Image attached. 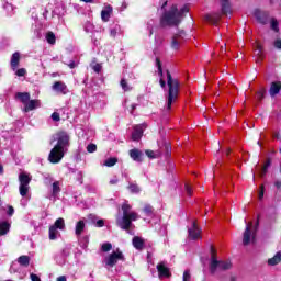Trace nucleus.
Wrapping results in <instances>:
<instances>
[{
	"instance_id": "obj_1",
	"label": "nucleus",
	"mask_w": 281,
	"mask_h": 281,
	"mask_svg": "<svg viewBox=\"0 0 281 281\" xmlns=\"http://www.w3.org/2000/svg\"><path fill=\"white\" fill-rule=\"evenodd\" d=\"M133 206L128 204L127 202L123 203L121 206V210L123 212L122 221L119 222V227L121 229H124L125 232H128L131 229V225H133V221H137L139 218V215L136 212H131Z\"/></svg>"
},
{
	"instance_id": "obj_2",
	"label": "nucleus",
	"mask_w": 281,
	"mask_h": 281,
	"mask_svg": "<svg viewBox=\"0 0 281 281\" xmlns=\"http://www.w3.org/2000/svg\"><path fill=\"white\" fill-rule=\"evenodd\" d=\"M167 86H168V97H167V111L172 109V103L179 98V80L172 79L170 70H167Z\"/></svg>"
},
{
	"instance_id": "obj_3",
	"label": "nucleus",
	"mask_w": 281,
	"mask_h": 281,
	"mask_svg": "<svg viewBox=\"0 0 281 281\" xmlns=\"http://www.w3.org/2000/svg\"><path fill=\"white\" fill-rule=\"evenodd\" d=\"M181 23V13H179V8L173 4L169 11H166L160 18V26L166 27V25H179Z\"/></svg>"
},
{
	"instance_id": "obj_4",
	"label": "nucleus",
	"mask_w": 281,
	"mask_h": 281,
	"mask_svg": "<svg viewBox=\"0 0 281 281\" xmlns=\"http://www.w3.org/2000/svg\"><path fill=\"white\" fill-rule=\"evenodd\" d=\"M209 269L212 276H214L216 271H229V269H232V261H224L213 258V261H210Z\"/></svg>"
},
{
	"instance_id": "obj_5",
	"label": "nucleus",
	"mask_w": 281,
	"mask_h": 281,
	"mask_svg": "<svg viewBox=\"0 0 281 281\" xmlns=\"http://www.w3.org/2000/svg\"><path fill=\"white\" fill-rule=\"evenodd\" d=\"M58 229H65V218L59 217L55 221L54 225L49 226L48 238L49 240H56L58 238Z\"/></svg>"
},
{
	"instance_id": "obj_6",
	"label": "nucleus",
	"mask_w": 281,
	"mask_h": 281,
	"mask_svg": "<svg viewBox=\"0 0 281 281\" xmlns=\"http://www.w3.org/2000/svg\"><path fill=\"white\" fill-rule=\"evenodd\" d=\"M19 181L21 196H27V193L30 192V183L32 181V178L27 173L21 172L19 175Z\"/></svg>"
},
{
	"instance_id": "obj_7",
	"label": "nucleus",
	"mask_w": 281,
	"mask_h": 281,
	"mask_svg": "<svg viewBox=\"0 0 281 281\" xmlns=\"http://www.w3.org/2000/svg\"><path fill=\"white\" fill-rule=\"evenodd\" d=\"M65 151L66 149L55 145L48 155V161L50 164H60V161H63V157H65Z\"/></svg>"
},
{
	"instance_id": "obj_8",
	"label": "nucleus",
	"mask_w": 281,
	"mask_h": 281,
	"mask_svg": "<svg viewBox=\"0 0 281 281\" xmlns=\"http://www.w3.org/2000/svg\"><path fill=\"white\" fill-rule=\"evenodd\" d=\"M119 260H121L122 262L126 260V258L124 257V254L120 250L113 251L105 258V265L106 267H115Z\"/></svg>"
},
{
	"instance_id": "obj_9",
	"label": "nucleus",
	"mask_w": 281,
	"mask_h": 281,
	"mask_svg": "<svg viewBox=\"0 0 281 281\" xmlns=\"http://www.w3.org/2000/svg\"><path fill=\"white\" fill-rule=\"evenodd\" d=\"M69 139V134L65 131H60L57 133V144L55 146L64 150H67V148H69L70 145Z\"/></svg>"
},
{
	"instance_id": "obj_10",
	"label": "nucleus",
	"mask_w": 281,
	"mask_h": 281,
	"mask_svg": "<svg viewBox=\"0 0 281 281\" xmlns=\"http://www.w3.org/2000/svg\"><path fill=\"white\" fill-rule=\"evenodd\" d=\"M187 36L188 34L183 30L175 34L171 38V49H179L182 43L186 41Z\"/></svg>"
},
{
	"instance_id": "obj_11",
	"label": "nucleus",
	"mask_w": 281,
	"mask_h": 281,
	"mask_svg": "<svg viewBox=\"0 0 281 281\" xmlns=\"http://www.w3.org/2000/svg\"><path fill=\"white\" fill-rule=\"evenodd\" d=\"M251 227H254V222L248 223L244 231V235H243L244 247H247V245L251 243Z\"/></svg>"
},
{
	"instance_id": "obj_12",
	"label": "nucleus",
	"mask_w": 281,
	"mask_h": 281,
	"mask_svg": "<svg viewBox=\"0 0 281 281\" xmlns=\"http://www.w3.org/2000/svg\"><path fill=\"white\" fill-rule=\"evenodd\" d=\"M254 14L258 23H261V25H267V21H269V14L267 12L257 9L255 10Z\"/></svg>"
},
{
	"instance_id": "obj_13",
	"label": "nucleus",
	"mask_w": 281,
	"mask_h": 281,
	"mask_svg": "<svg viewBox=\"0 0 281 281\" xmlns=\"http://www.w3.org/2000/svg\"><path fill=\"white\" fill-rule=\"evenodd\" d=\"M189 238H191V240H196L199 238H201V228H199V226L196 225V222L192 223V227L189 228Z\"/></svg>"
},
{
	"instance_id": "obj_14",
	"label": "nucleus",
	"mask_w": 281,
	"mask_h": 281,
	"mask_svg": "<svg viewBox=\"0 0 281 281\" xmlns=\"http://www.w3.org/2000/svg\"><path fill=\"white\" fill-rule=\"evenodd\" d=\"M130 157L131 159H133V161H138L139 164H142L144 161V154L142 153V150L134 148L130 150Z\"/></svg>"
},
{
	"instance_id": "obj_15",
	"label": "nucleus",
	"mask_w": 281,
	"mask_h": 281,
	"mask_svg": "<svg viewBox=\"0 0 281 281\" xmlns=\"http://www.w3.org/2000/svg\"><path fill=\"white\" fill-rule=\"evenodd\" d=\"M280 91H281V81H272L270 83V89H269L270 97L276 98V95H278Z\"/></svg>"
},
{
	"instance_id": "obj_16",
	"label": "nucleus",
	"mask_w": 281,
	"mask_h": 281,
	"mask_svg": "<svg viewBox=\"0 0 281 281\" xmlns=\"http://www.w3.org/2000/svg\"><path fill=\"white\" fill-rule=\"evenodd\" d=\"M144 135V127L142 125L134 126V131L132 133L133 142H139Z\"/></svg>"
},
{
	"instance_id": "obj_17",
	"label": "nucleus",
	"mask_w": 281,
	"mask_h": 281,
	"mask_svg": "<svg viewBox=\"0 0 281 281\" xmlns=\"http://www.w3.org/2000/svg\"><path fill=\"white\" fill-rule=\"evenodd\" d=\"M157 271H158V276L159 278H170V269L168 267H166V265L164 263H158L157 265Z\"/></svg>"
},
{
	"instance_id": "obj_18",
	"label": "nucleus",
	"mask_w": 281,
	"mask_h": 281,
	"mask_svg": "<svg viewBox=\"0 0 281 281\" xmlns=\"http://www.w3.org/2000/svg\"><path fill=\"white\" fill-rule=\"evenodd\" d=\"M111 14H113V7L108 4L104 10L101 11V19L104 23H108L109 19H111Z\"/></svg>"
},
{
	"instance_id": "obj_19",
	"label": "nucleus",
	"mask_w": 281,
	"mask_h": 281,
	"mask_svg": "<svg viewBox=\"0 0 281 281\" xmlns=\"http://www.w3.org/2000/svg\"><path fill=\"white\" fill-rule=\"evenodd\" d=\"M20 63H21V53H19V52L13 53L11 56V61H10V65H11V68L13 69V71L19 68Z\"/></svg>"
},
{
	"instance_id": "obj_20",
	"label": "nucleus",
	"mask_w": 281,
	"mask_h": 281,
	"mask_svg": "<svg viewBox=\"0 0 281 281\" xmlns=\"http://www.w3.org/2000/svg\"><path fill=\"white\" fill-rule=\"evenodd\" d=\"M205 21L212 25H218V21H221V13L206 14Z\"/></svg>"
},
{
	"instance_id": "obj_21",
	"label": "nucleus",
	"mask_w": 281,
	"mask_h": 281,
	"mask_svg": "<svg viewBox=\"0 0 281 281\" xmlns=\"http://www.w3.org/2000/svg\"><path fill=\"white\" fill-rule=\"evenodd\" d=\"M41 104L38 100H29L27 103L24 105V113H30V111H34L36 106Z\"/></svg>"
},
{
	"instance_id": "obj_22",
	"label": "nucleus",
	"mask_w": 281,
	"mask_h": 281,
	"mask_svg": "<svg viewBox=\"0 0 281 281\" xmlns=\"http://www.w3.org/2000/svg\"><path fill=\"white\" fill-rule=\"evenodd\" d=\"M221 12L222 14H225V15L232 13V4L229 3V0L221 1Z\"/></svg>"
},
{
	"instance_id": "obj_23",
	"label": "nucleus",
	"mask_w": 281,
	"mask_h": 281,
	"mask_svg": "<svg viewBox=\"0 0 281 281\" xmlns=\"http://www.w3.org/2000/svg\"><path fill=\"white\" fill-rule=\"evenodd\" d=\"M53 90L59 93H63L65 95V93H67V85H65V82L63 81H56L53 85Z\"/></svg>"
},
{
	"instance_id": "obj_24",
	"label": "nucleus",
	"mask_w": 281,
	"mask_h": 281,
	"mask_svg": "<svg viewBox=\"0 0 281 281\" xmlns=\"http://www.w3.org/2000/svg\"><path fill=\"white\" fill-rule=\"evenodd\" d=\"M132 244H133V247L138 251H142V249H144V240L139 236H135L132 239Z\"/></svg>"
},
{
	"instance_id": "obj_25",
	"label": "nucleus",
	"mask_w": 281,
	"mask_h": 281,
	"mask_svg": "<svg viewBox=\"0 0 281 281\" xmlns=\"http://www.w3.org/2000/svg\"><path fill=\"white\" fill-rule=\"evenodd\" d=\"M269 168H271V158H267L265 165L259 170V177H265L267 172L269 171Z\"/></svg>"
},
{
	"instance_id": "obj_26",
	"label": "nucleus",
	"mask_w": 281,
	"mask_h": 281,
	"mask_svg": "<svg viewBox=\"0 0 281 281\" xmlns=\"http://www.w3.org/2000/svg\"><path fill=\"white\" fill-rule=\"evenodd\" d=\"M15 98L18 100H20V102H22V104L25 105L27 103V101L30 100V92H18L15 94Z\"/></svg>"
},
{
	"instance_id": "obj_27",
	"label": "nucleus",
	"mask_w": 281,
	"mask_h": 281,
	"mask_svg": "<svg viewBox=\"0 0 281 281\" xmlns=\"http://www.w3.org/2000/svg\"><path fill=\"white\" fill-rule=\"evenodd\" d=\"M281 262V252H277L272 258L268 259V265L270 267H276V265H280Z\"/></svg>"
},
{
	"instance_id": "obj_28",
	"label": "nucleus",
	"mask_w": 281,
	"mask_h": 281,
	"mask_svg": "<svg viewBox=\"0 0 281 281\" xmlns=\"http://www.w3.org/2000/svg\"><path fill=\"white\" fill-rule=\"evenodd\" d=\"M18 262L21 267H30V256L22 255L18 258Z\"/></svg>"
},
{
	"instance_id": "obj_29",
	"label": "nucleus",
	"mask_w": 281,
	"mask_h": 281,
	"mask_svg": "<svg viewBox=\"0 0 281 281\" xmlns=\"http://www.w3.org/2000/svg\"><path fill=\"white\" fill-rule=\"evenodd\" d=\"M82 232H85V221L80 220L76 224L75 234L76 236H81Z\"/></svg>"
},
{
	"instance_id": "obj_30",
	"label": "nucleus",
	"mask_w": 281,
	"mask_h": 281,
	"mask_svg": "<svg viewBox=\"0 0 281 281\" xmlns=\"http://www.w3.org/2000/svg\"><path fill=\"white\" fill-rule=\"evenodd\" d=\"M161 150H164L165 157L167 159H168V157H170L172 155V146L168 142L164 143V147H161Z\"/></svg>"
},
{
	"instance_id": "obj_31",
	"label": "nucleus",
	"mask_w": 281,
	"mask_h": 281,
	"mask_svg": "<svg viewBox=\"0 0 281 281\" xmlns=\"http://www.w3.org/2000/svg\"><path fill=\"white\" fill-rule=\"evenodd\" d=\"M145 155H147L149 159H159V157H161V151H154L153 149H147L145 150Z\"/></svg>"
},
{
	"instance_id": "obj_32",
	"label": "nucleus",
	"mask_w": 281,
	"mask_h": 281,
	"mask_svg": "<svg viewBox=\"0 0 281 281\" xmlns=\"http://www.w3.org/2000/svg\"><path fill=\"white\" fill-rule=\"evenodd\" d=\"M10 232V223L1 222L0 223V236H5Z\"/></svg>"
},
{
	"instance_id": "obj_33",
	"label": "nucleus",
	"mask_w": 281,
	"mask_h": 281,
	"mask_svg": "<svg viewBox=\"0 0 281 281\" xmlns=\"http://www.w3.org/2000/svg\"><path fill=\"white\" fill-rule=\"evenodd\" d=\"M256 55L258 56L257 63H262L265 56L262 55V45L260 43L256 44Z\"/></svg>"
},
{
	"instance_id": "obj_34",
	"label": "nucleus",
	"mask_w": 281,
	"mask_h": 281,
	"mask_svg": "<svg viewBox=\"0 0 281 281\" xmlns=\"http://www.w3.org/2000/svg\"><path fill=\"white\" fill-rule=\"evenodd\" d=\"M46 41L49 45H56V34L49 31L46 33Z\"/></svg>"
},
{
	"instance_id": "obj_35",
	"label": "nucleus",
	"mask_w": 281,
	"mask_h": 281,
	"mask_svg": "<svg viewBox=\"0 0 281 281\" xmlns=\"http://www.w3.org/2000/svg\"><path fill=\"white\" fill-rule=\"evenodd\" d=\"M143 212H144L145 216H153L155 209L150 204H145L143 207Z\"/></svg>"
},
{
	"instance_id": "obj_36",
	"label": "nucleus",
	"mask_w": 281,
	"mask_h": 281,
	"mask_svg": "<svg viewBox=\"0 0 281 281\" xmlns=\"http://www.w3.org/2000/svg\"><path fill=\"white\" fill-rule=\"evenodd\" d=\"M115 164H117V157H111L104 161V166H106V168H113Z\"/></svg>"
},
{
	"instance_id": "obj_37",
	"label": "nucleus",
	"mask_w": 281,
	"mask_h": 281,
	"mask_svg": "<svg viewBox=\"0 0 281 281\" xmlns=\"http://www.w3.org/2000/svg\"><path fill=\"white\" fill-rule=\"evenodd\" d=\"M265 95H267V89L261 88L256 94L258 102H262L265 100Z\"/></svg>"
},
{
	"instance_id": "obj_38",
	"label": "nucleus",
	"mask_w": 281,
	"mask_h": 281,
	"mask_svg": "<svg viewBox=\"0 0 281 281\" xmlns=\"http://www.w3.org/2000/svg\"><path fill=\"white\" fill-rule=\"evenodd\" d=\"M128 190L133 193V194H139V192H142V189H139V186L135 184V183H131L128 186Z\"/></svg>"
},
{
	"instance_id": "obj_39",
	"label": "nucleus",
	"mask_w": 281,
	"mask_h": 281,
	"mask_svg": "<svg viewBox=\"0 0 281 281\" xmlns=\"http://www.w3.org/2000/svg\"><path fill=\"white\" fill-rule=\"evenodd\" d=\"M156 67L158 69V76L164 78V68L161 67V59H159V57L156 58Z\"/></svg>"
},
{
	"instance_id": "obj_40",
	"label": "nucleus",
	"mask_w": 281,
	"mask_h": 281,
	"mask_svg": "<svg viewBox=\"0 0 281 281\" xmlns=\"http://www.w3.org/2000/svg\"><path fill=\"white\" fill-rule=\"evenodd\" d=\"M59 192H60V182L55 181L53 183V196H57Z\"/></svg>"
},
{
	"instance_id": "obj_41",
	"label": "nucleus",
	"mask_w": 281,
	"mask_h": 281,
	"mask_svg": "<svg viewBox=\"0 0 281 281\" xmlns=\"http://www.w3.org/2000/svg\"><path fill=\"white\" fill-rule=\"evenodd\" d=\"M102 251H104V254L111 251V249H113V245L111 243H104L101 246Z\"/></svg>"
},
{
	"instance_id": "obj_42",
	"label": "nucleus",
	"mask_w": 281,
	"mask_h": 281,
	"mask_svg": "<svg viewBox=\"0 0 281 281\" xmlns=\"http://www.w3.org/2000/svg\"><path fill=\"white\" fill-rule=\"evenodd\" d=\"M88 222L91 223L92 225H95V222L98 221V215L90 213L87 216Z\"/></svg>"
},
{
	"instance_id": "obj_43",
	"label": "nucleus",
	"mask_w": 281,
	"mask_h": 281,
	"mask_svg": "<svg viewBox=\"0 0 281 281\" xmlns=\"http://www.w3.org/2000/svg\"><path fill=\"white\" fill-rule=\"evenodd\" d=\"M271 30H273V32H280L278 20L276 19L271 20Z\"/></svg>"
},
{
	"instance_id": "obj_44",
	"label": "nucleus",
	"mask_w": 281,
	"mask_h": 281,
	"mask_svg": "<svg viewBox=\"0 0 281 281\" xmlns=\"http://www.w3.org/2000/svg\"><path fill=\"white\" fill-rule=\"evenodd\" d=\"M123 91H131V88L128 87V82L126 81V79H121V82H120Z\"/></svg>"
},
{
	"instance_id": "obj_45",
	"label": "nucleus",
	"mask_w": 281,
	"mask_h": 281,
	"mask_svg": "<svg viewBox=\"0 0 281 281\" xmlns=\"http://www.w3.org/2000/svg\"><path fill=\"white\" fill-rule=\"evenodd\" d=\"M187 12H190V8H188V5L182 7L180 11L178 10V14H180V20L183 19V14H186Z\"/></svg>"
},
{
	"instance_id": "obj_46",
	"label": "nucleus",
	"mask_w": 281,
	"mask_h": 281,
	"mask_svg": "<svg viewBox=\"0 0 281 281\" xmlns=\"http://www.w3.org/2000/svg\"><path fill=\"white\" fill-rule=\"evenodd\" d=\"M183 281H190L192 280V274L190 273V270H184L183 276H182Z\"/></svg>"
},
{
	"instance_id": "obj_47",
	"label": "nucleus",
	"mask_w": 281,
	"mask_h": 281,
	"mask_svg": "<svg viewBox=\"0 0 281 281\" xmlns=\"http://www.w3.org/2000/svg\"><path fill=\"white\" fill-rule=\"evenodd\" d=\"M95 150H98V145L91 143L87 146V151L88 153H95Z\"/></svg>"
},
{
	"instance_id": "obj_48",
	"label": "nucleus",
	"mask_w": 281,
	"mask_h": 281,
	"mask_svg": "<svg viewBox=\"0 0 281 281\" xmlns=\"http://www.w3.org/2000/svg\"><path fill=\"white\" fill-rule=\"evenodd\" d=\"M214 260H218L216 249H214V246H211V262Z\"/></svg>"
},
{
	"instance_id": "obj_49",
	"label": "nucleus",
	"mask_w": 281,
	"mask_h": 281,
	"mask_svg": "<svg viewBox=\"0 0 281 281\" xmlns=\"http://www.w3.org/2000/svg\"><path fill=\"white\" fill-rule=\"evenodd\" d=\"M25 74H27V70H25V68H20L16 70L15 76H19V78L25 76Z\"/></svg>"
},
{
	"instance_id": "obj_50",
	"label": "nucleus",
	"mask_w": 281,
	"mask_h": 281,
	"mask_svg": "<svg viewBox=\"0 0 281 281\" xmlns=\"http://www.w3.org/2000/svg\"><path fill=\"white\" fill-rule=\"evenodd\" d=\"M92 69L95 74H100V71H102V64H94Z\"/></svg>"
},
{
	"instance_id": "obj_51",
	"label": "nucleus",
	"mask_w": 281,
	"mask_h": 281,
	"mask_svg": "<svg viewBox=\"0 0 281 281\" xmlns=\"http://www.w3.org/2000/svg\"><path fill=\"white\" fill-rule=\"evenodd\" d=\"M50 117L53 122H60V113L58 112H54Z\"/></svg>"
},
{
	"instance_id": "obj_52",
	"label": "nucleus",
	"mask_w": 281,
	"mask_h": 281,
	"mask_svg": "<svg viewBox=\"0 0 281 281\" xmlns=\"http://www.w3.org/2000/svg\"><path fill=\"white\" fill-rule=\"evenodd\" d=\"M184 188H186V192H187L188 196H191V194H192V187H190V184L187 183L184 186Z\"/></svg>"
},
{
	"instance_id": "obj_53",
	"label": "nucleus",
	"mask_w": 281,
	"mask_h": 281,
	"mask_svg": "<svg viewBox=\"0 0 281 281\" xmlns=\"http://www.w3.org/2000/svg\"><path fill=\"white\" fill-rule=\"evenodd\" d=\"M94 225H95V227H103L104 226V220H97Z\"/></svg>"
},
{
	"instance_id": "obj_54",
	"label": "nucleus",
	"mask_w": 281,
	"mask_h": 281,
	"mask_svg": "<svg viewBox=\"0 0 281 281\" xmlns=\"http://www.w3.org/2000/svg\"><path fill=\"white\" fill-rule=\"evenodd\" d=\"M31 280L32 281H41V277H38V274L31 273Z\"/></svg>"
},
{
	"instance_id": "obj_55",
	"label": "nucleus",
	"mask_w": 281,
	"mask_h": 281,
	"mask_svg": "<svg viewBox=\"0 0 281 281\" xmlns=\"http://www.w3.org/2000/svg\"><path fill=\"white\" fill-rule=\"evenodd\" d=\"M7 213H8V216H13L14 215V207L13 206H9Z\"/></svg>"
},
{
	"instance_id": "obj_56",
	"label": "nucleus",
	"mask_w": 281,
	"mask_h": 281,
	"mask_svg": "<svg viewBox=\"0 0 281 281\" xmlns=\"http://www.w3.org/2000/svg\"><path fill=\"white\" fill-rule=\"evenodd\" d=\"M274 47H276L277 49H281V40H276V41H274Z\"/></svg>"
},
{
	"instance_id": "obj_57",
	"label": "nucleus",
	"mask_w": 281,
	"mask_h": 281,
	"mask_svg": "<svg viewBox=\"0 0 281 281\" xmlns=\"http://www.w3.org/2000/svg\"><path fill=\"white\" fill-rule=\"evenodd\" d=\"M265 198V186H261V190L259 192V199H263Z\"/></svg>"
},
{
	"instance_id": "obj_58",
	"label": "nucleus",
	"mask_w": 281,
	"mask_h": 281,
	"mask_svg": "<svg viewBox=\"0 0 281 281\" xmlns=\"http://www.w3.org/2000/svg\"><path fill=\"white\" fill-rule=\"evenodd\" d=\"M274 186H276L277 190H280L281 189V181L280 180L276 181Z\"/></svg>"
},
{
	"instance_id": "obj_59",
	"label": "nucleus",
	"mask_w": 281,
	"mask_h": 281,
	"mask_svg": "<svg viewBox=\"0 0 281 281\" xmlns=\"http://www.w3.org/2000/svg\"><path fill=\"white\" fill-rule=\"evenodd\" d=\"M160 87L162 88V89H166V80H164L162 78L160 79Z\"/></svg>"
},
{
	"instance_id": "obj_60",
	"label": "nucleus",
	"mask_w": 281,
	"mask_h": 281,
	"mask_svg": "<svg viewBox=\"0 0 281 281\" xmlns=\"http://www.w3.org/2000/svg\"><path fill=\"white\" fill-rule=\"evenodd\" d=\"M117 182H119L117 179H112L110 180V186H116Z\"/></svg>"
},
{
	"instance_id": "obj_61",
	"label": "nucleus",
	"mask_w": 281,
	"mask_h": 281,
	"mask_svg": "<svg viewBox=\"0 0 281 281\" xmlns=\"http://www.w3.org/2000/svg\"><path fill=\"white\" fill-rule=\"evenodd\" d=\"M68 67H69L70 69H76V61H71V63L68 65Z\"/></svg>"
},
{
	"instance_id": "obj_62",
	"label": "nucleus",
	"mask_w": 281,
	"mask_h": 281,
	"mask_svg": "<svg viewBox=\"0 0 281 281\" xmlns=\"http://www.w3.org/2000/svg\"><path fill=\"white\" fill-rule=\"evenodd\" d=\"M135 109H137V104H132V105H131V111H130V113L133 114V112L135 111Z\"/></svg>"
},
{
	"instance_id": "obj_63",
	"label": "nucleus",
	"mask_w": 281,
	"mask_h": 281,
	"mask_svg": "<svg viewBox=\"0 0 281 281\" xmlns=\"http://www.w3.org/2000/svg\"><path fill=\"white\" fill-rule=\"evenodd\" d=\"M57 281H67V277H65V276L58 277Z\"/></svg>"
},
{
	"instance_id": "obj_64",
	"label": "nucleus",
	"mask_w": 281,
	"mask_h": 281,
	"mask_svg": "<svg viewBox=\"0 0 281 281\" xmlns=\"http://www.w3.org/2000/svg\"><path fill=\"white\" fill-rule=\"evenodd\" d=\"M221 52L222 54H225V52H227L226 45H224V47L223 46L221 47Z\"/></svg>"
}]
</instances>
